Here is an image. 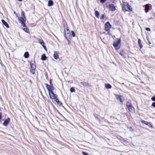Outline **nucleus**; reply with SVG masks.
<instances>
[{
  "label": "nucleus",
  "instance_id": "f257e3e1",
  "mask_svg": "<svg viewBox=\"0 0 155 155\" xmlns=\"http://www.w3.org/2000/svg\"><path fill=\"white\" fill-rule=\"evenodd\" d=\"M49 95L51 99L54 100L55 103H57L59 105L61 104L62 103L59 101V100L57 98V95L54 94L53 91H51V93Z\"/></svg>",
  "mask_w": 155,
  "mask_h": 155
},
{
  "label": "nucleus",
  "instance_id": "f03ea898",
  "mask_svg": "<svg viewBox=\"0 0 155 155\" xmlns=\"http://www.w3.org/2000/svg\"><path fill=\"white\" fill-rule=\"evenodd\" d=\"M121 41L120 39H117L115 40L113 43V46L116 50H118L120 48L119 44L121 43Z\"/></svg>",
  "mask_w": 155,
  "mask_h": 155
},
{
  "label": "nucleus",
  "instance_id": "7ed1b4c3",
  "mask_svg": "<svg viewBox=\"0 0 155 155\" xmlns=\"http://www.w3.org/2000/svg\"><path fill=\"white\" fill-rule=\"evenodd\" d=\"M18 20L19 22L21 23V26L23 27H26L25 22L26 20V18L20 17L18 18Z\"/></svg>",
  "mask_w": 155,
  "mask_h": 155
},
{
  "label": "nucleus",
  "instance_id": "20e7f679",
  "mask_svg": "<svg viewBox=\"0 0 155 155\" xmlns=\"http://www.w3.org/2000/svg\"><path fill=\"white\" fill-rule=\"evenodd\" d=\"M126 106L127 107L130 112H133L134 111V108L132 106V104L129 101L127 102Z\"/></svg>",
  "mask_w": 155,
  "mask_h": 155
},
{
  "label": "nucleus",
  "instance_id": "39448f33",
  "mask_svg": "<svg viewBox=\"0 0 155 155\" xmlns=\"http://www.w3.org/2000/svg\"><path fill=\"white\" fill-rule=\"evenodd\" d=\"M31 68L30 69V71L33 74H34L35 71V69L36 68V66L33 63H31L30 64Z\"/></svg>",
  "mask_w": 155,
  "mask_h": 155
},
{
  "label": "nucleus",
  "instance_id": "423d86ee",
  "mask_svg": "<svg viewBox=\"0 0 155 155\" xmlns=\"http://www.w3.org/2000/svg\"><path fill=\"white\" fill-rule=\"evenodd\" d=\"M111 25L110 24L109 21L107 22L105 26V30L106 31H108L111 27Z\"/></svg>",
  "mask_w": 155,
  "mask_h": 155
},
{
  "label": "nucleus",
  "instance_id": "0eeeda50",
  "mask_svg": "<svg viewBox=\"0 0 155 155\" xmlns=\"http://www.w3.org/2000/svg\"><path fill=\"white\" fill-rule=\"evenodd\" d=\"M109 9L112 11H114L115 10L116 8L114 5L112 4H110L108 6Z\"/></svg>",
  "mask_w": 155,
  "mask_h": 155
},
{
  "label": "nucleus",
  "instance_id": "6e6552de",
  "mask_svg": "<svg viewBox=\"0 0 155 155\" xmlns=\"http://www.w3.org/2000/svg\"><path fill=\"white\" fill-rule=\"evenodd\" d=\"M10 121V119L8 118L7 119L5 120L4 123H3V125L5 126H6L9 123Z\"/></svg>",
  "mask_w": 155,
  "mask_h": 155
},
{
  "label": "nucleus",
  "instance_id": "1a4fd4ad",
  "mask_svg": "<svg viewBox=\"0 0 155 155\" xmlns=\"http://www.w3.org/2000/svg\"><path fill=\"white\" fill-rule=\"evenodd\" d=\"M38 41L39 43L41 44V45L43 46V47L44 48H46V47L44 45V42L43 40L41 38L38 39Z\"/></svg>",
  "mask_w": 155,
  "mask_h": 155
},
{
  "label": "nucleus",
  "instance_id": "9d476101",
  "mask_svg": "<svg viewBox=\"0 0 155 155\" xmlns=\"http://www.w3.org/2000/svg\"><path fill=\"white\" fill-rule=\"evenodd\" d=\"M45 85L46 86V88L47 89L48 91L49 92V94H50V93H51V85H49L47 84H45Z\"/></svg>",
  "mask_w": 155,
  "mask_h": 155
},
{
  "label": "nucleus",
  "instance_id": "9b49d317",
  "mask_svg": "<svg viewBox=\"0 0 155 155\" xmlns=\"http://www.w3.org/2000/svg\"><path fill=\"white\" fill-rule=\"evenodd\" d=\"M145 11L147 13L150 9V7L149 4H147L145 5Z\"/></svg>",
  "mask_w": 155,
  "mask_h": 155
},
{
  "label": "nucleus",
  "instance_id": "f8f14e48",
  "mask_svg": "<svg viewBox=\"0 0 155 155\" xmlns=\"http://www.w3.org/2000/svg\"><path fill=\"white\" fill-rule=\"evenodd\" d=\"M2 22L3 23V24L7 28H9V26L8 24V23L4 20V19H2Z\"/></svg>",
  "mask_w": 155,
  "mask_h": 155
},
{
  "label": "nucleus",
  "instance_id": "ddd939ff",
  "mask_svg": "<svg viewBox=\"0 0 155 155\" xmlns=\"http://www.w3.org/2000/svg\"><path fill=\"white\" fill-rule=\"evenodd\" d=\"M80 84L81 85L84 87H86L88 86H90L89 83L87 82H81L80 83Z\"/></svg>",
  "mask_w": 155,
  "mask_h": 155
},
{
  "label": "nucleus",
  "instance_id": "4468645a",
  "mask_svg": "<svg viewBox=\"0 0 155 155\" xmlns=\"http://www.w3.org/2000/svg\"><path fill=\"white\" fill-rule=\"evenodd\" d=\"M53 57L55 59H57L58 58V54L57 51H55L54 52Z\"/></svg>",
  "mask_w": 155,
  "mask_h": 155
},
{
  "label": "nucleus",
  "instance_id": "2eb2a0df",
  "mask_svg": "<svg viewBox=\"0 0 155 155\" xmlns=\"http://www.w3.org/2000/svg\"><path fill=\"white\" fill-rule=\"evenodd\" d=\"M53 5V2L51 0H49L48 2V6H51Z\"/></svg>",
  "mask_w": 155,
  "mask_h": 155
},
{
  "label": "nucleus",
  "instance_id": "dca6fc26",
  "mask_svg": "<svg viewBox=\"0 0 155 155\" xmlns=\"http://www.w3.org/2000/svg\"><path fill=\"white\" fill-rule=\"evenodd\" d=\"M47 57L45 54H43L41 57V59L42 60L45 61L47 59Z\"/></svg>",
  "mask_w": 155,
  "mask_h": 155
},
{
  "label": "nucleus",
  "instance_id": "f3484780",
  "mask_svg": "<svg viewBox=\"0 0 155 155\" xmlns=\"http://www.w3.org/2000/svg\"><path fill=\"white\" fill-rule=\"evenodd\" d=\"M138 43L140 48H142L143 46L140 39H138Z\"/></svg>",
  "mask_w": 155,
  "mask_h": 155
},
{
  "label": "nucleus",
  "instance_id": "a211bd4d",
  "mask_svg": "<svg viewBox=\"0 0 155 155\" xmlns=\"http://www.w3.org/2000/svg\"><path fill=\"white\" fill-rule=\"evenodd\" d=\"M105 87L107 89H110L112 87L111 85L109 84H105Z\"/></svg>",
  "mask_w": 155,
  "mask_h": 155
},
{
  "label": "nucleus",
  "instance_id": "6ab92c4d",
  "mask_svg": "<svg viewBox=\"0 0 155 155\" xmlns=\"http://www.w3.org/2000/svg\"><path fill=\"white\" fill-rule=\"evenodd\" d=\"M95 15L96 17L98 18L99 17V13L97 11H95Z\"/></svg>",
  "mask_w": 155,
  "mask_h": 155
},
{
  "label": "nucleus",
  "instance_id": "aec40b11",
  "mask_svg": "<svg viewBox=\"0 0 155 155\" xmlns=\"http://www.w3.org/2000/svg\"><path fill=\"white\" fill-rule=\"evenodd\" d=\"M117 98L120 99V101L121 102H123V97L122 96L118 95Z\"/></svg>",
  "mask_w": 155,
  "mask_h": 155
},
{
  "label": "nucleus",
  "instance_id": "412c9836",
  "mask_svg": "<svg viewBox=\"0 0 155 155\" xmlns=\"http://www.w3.org/2000/svg\"><path fill=\"white\" fill-rule=\"evenodd\" d=\"M29 56V53L28 52H25L24 56L25 58H28Z\"/></svg>",
  "mask_w": 155,
  "mask_h": 155
},
{
  "label": "nucleus",
  "instance_id": "4be33fe9",
  "mask_svg": "<svg viewBox=\"0 0 155 155\" xmlns=\"http://www.w3.org/2000/svg\"><path fill=\"white\" fill-rule=\"evenodd\" d=\"M127 8H128V9L130 11H132V8H131V6H130L129 4H127Z\"/></svg>",
  "mask_w": 155,
  "mask_h": 155
},
{
  "label": "nucleus",
  "instance_id": "5701e85b",
  "mask_svg": "<svg viewBox=\"0 0 155 155\" xmlns=\"http://www.w3.org/2000/svg\"><path fill=\"white\" fill-rule=\"evenodd\" d=\"M21 17L26 18L25 16V13L23 11H22L21 12Z\"/></svg>",
  "mask_w": 155,
  "mask_h": 155
},
{
  "label": "nucleus",
  "instance_id": "b1692460",
  "mask_svg": "<svg viewBox=\"0 0 155 155\" xmlns=\"http://www.w3.org/2000/svg\"><path fill=\"white\" fill-rule=\"evenodd\" d=\"M141 122L142 123L144 124H147V125H148V124H150L149 122H147V121H145L143 120H141Z\"/></svg>",
  "mask_w": 155,
  "mask_h": 155
},
{
  "label": "nucleus",
  "instance_id": "393cba45",
  "mask_svg": "<svg viewBox=\"0 0 155 155\" xmlns=\"http://www.w3.org/2000/svg\"><path fill=\"white\" fill-rule=\"evenodd\" d=\"M70 91L71 92H73L75 91V90L73 87H71L70 88Z\"/></svg>",
  "mask_w": 155,
  "mask_h": 155
},
{
  "label": "nucleus",
  "instance_id": "a878e982",
  "mask_svg": "<svg viewBox=\"0 0 155 155\" xmlns=\"http://www.w3.org/2000/svg\"><path fill=\"white\" fill-rule=\"evenodd\" d=\"M24 28H23V30L25 31L26 32H28V28L27 27V26H26V27H24Z\"/></svg>",
  "mask_w": 155,
  "mask_h": 155
},
{
  "label": "nucleus",
  "instance_id": "bb28decb",
  "mask_svg": "<svg viewBox=\"0 0 155 155\" xmlns=\"http://www.w3.org/2000/svg\"><path fill=\"white\" fill-rule=\"evenodd\" d=\"M71 35L73 37H74L75 36V34L74 31H71Z\"/></svg>",
  "mask_w": 155,
  "mask_h": 155
},
{
  "label": "nucleus",
  "instance_id": "cd10ccee",
  "mask_svg": "<svg viewBox=\"0 0 155 155\" xmlns=\"http://www.w3.org/2000/svg\"><path fill=\"white\" fill-rule=\"evenodd\" d=\"M122 8L123 11H124L125 12L126 11H128L126 9L125 7V6H123Z\"/></svg>",
  "mask_w": 155,
  "mask_h": 155
},
{
  "label": "nucleus",
  "instance_id": "c85d7f7f",
  "mask_svg": "<svg viewBox=\"0 0 155 155\" xmlns=\"http://www.w3.org/2000/svg\"><path fill=\"white\" fill-rule=\"evenodd\" d=\"M104 17H105V15L104 14H103L101 16V17L100 19L101 20L103 19L104 18Z\"/></svg>",
  "mask_w": 155,
  "mask_h": 155
},
{
  "label": "nucleus",
  "instance_id": "c756f323",
  "mask_svg": "<svg viewBox=\"0 0 155 155\" xmlns=\"http://www.w3.org/2000/svg\"><path fill=\"white\" fill-rule=\"evenodd\" d=\"M151 100L152 101H155V95H154L152 97Z\"/></svg>",
  "mask_w": 155,
  "mask_h": 155
},
{
  "label": "nucleus",
  "instance_id": "7c9ffc66",
  "mask_svg": "<svg viewBox=\"0 0 155 155\" xmlns=\"http://www.w3.org/2000/svg\"><path fill=\"white\" fill-rule=\"evenodd\" d=\"M107 0H101L100 1V2L101 3H103L105 2Z\"/></svg>",
  "mask_w": 155,
  "mask_h": 155
},
{
  "label": "nucleus",
  "instance_id": "2f4dec72",
  "mask_svg": "<svg viewBox=\"0 0 155 155\" xmlns=\"http://www.w3.org/2000/svg\"><path fill=\"white\" fill-rule=\"evenodd\" d=\"M128 128H129L130 131H133L134 129L131 127H129Z\"/></svg>",
  "mask_w": 155,
  "mask_h": 155
},
{
  "label": "nucleus",
  "instance_id": "473e14b6",
  "mask_svg": "<svg viewBox=\"0 0 155 155\" xmlns=\"http://www.w3.org/2000/svg\"><path fill=\"white\" fill-rule=\"evenodd\" d=\"M82 153L84 155H88V154L86 152H83Z\"/></svg>",
  "mask_w": 155,
  "mask_h": 155
},
{
  "label": "nucleus",
  "instance_id": "72a5a7b5",
  "mask_svg": "<svg viewBox=\"0 0 155 155\" xmlns=\"http://www.w3.org/2000/svg\"><path fill=\"white\" fill-rule=\"evenodd\" d=\"M54 89V87L53 86V85H51V90L53 91Z\"/></svg>",
  "mask_w": 155,
  "mask_h": 155
},
{
  "label": "nucleus",
  "instance_id": "f704fd0d",
  "mask_svg": "<svg viewBox=\"0 0 155 155\" xmlns=\"http://www.w3.org/2000/svg\"><path fill=\"white\" fill-rule=\"evenodd\" d=\"M146 30L148 31H150V29L149 28H146Z\"/></svg>",
  "mask_w": 155,
  "mask_h": 155
},
{
  "label": "nucleus",
  "instance_id": "c9c22d12",
  "mask_svg": "<svg viewBox=\"0 0 155 155\" xmlns=\"http://www.w3.org/2000/svg\"><path fill=\"white\" fill-rule=\"evenodd\" d=\"M64 36H65V38H66L67 40H68V39H69L66 36V33H65H65H64Z\"/></svg>",
  "mask_w": 155,
  "mask_h": 155
},
{
  "label": "nucleus",
  "instance_id": "e433bc0d",
  "mask_svg": "<svg viewBox=\"0 0 155 155\" xmlns=\"http://www.w3.org/2000/svg\"><path fill=\"white\" fill-rule=\"evenodd\" d=\"M152 106L155 108V102L152 103Z\"/></svg>",
  "mask_w": 155,
  "mask_h": 155
},
{
  "label": "nucleus",
  "instance_id": "4c0bfd02",
  "mask_svg": "<svg viewBox=\"0 0 155 155\" xmlns=\"http://www.w3.org/2000/svg\"><path fill=\"white\" fill-rule=\"evenodd\" d=\"M2 113L1 112H0V120L2 119Z\"/></svg>",
  "mask_w": 155,
  "mask_h": 155
},
{
  "label": "nucleus",
  "instance_id": "58836bf2",
  "mask_svg": "<svg viewBox=\"0 0 155 155\" xmlns=\"http://www.w3.org/2000/svg\"><path fill=\"white\" fill-rule=\"evenodd\" d=\"M67 41L68 42V45H69L70 44V43H71L69 39H68V40H67Z\"/></svg>",
  "mask_w": 155,
  "mask_h": 155
},
{
  "label": "nucleus",
  "instance_id": "ea45409f",
  "mask_svg": "<svg viewBox=\"0 0 155 155\" xmlns=\"http://www.w3.org/2000/svg\"><path fill=\"white\" fill-rule=\"evenodd\" d=\"M50 84L51 85H53L51 81V80H50Z\"/></svg>",
  "mask_w": 155,
  "mask_h": 155
},
{
  "label": "nucleus",
  "instance_id": "a19ab883",
  "mask_svg": "<svg viewBox=\"0 0 155 155\" xmlns=\"http://www.w3.org/2000/svg\"><path fill=\"white\" fill-rule=\"evenodd\" d=\"M120 55H121V56H123L124 55V54H123L122 52H120Z\"/></svg>",
  "mask_w": 155,
  "mask_h": 155
},
{
  "label": "nucleus",
  "instance_id": "79ce46f5",
  "mask_svg": "<svg viewBox=\"0 0 155 155\" xmlns=\"http://www.w3.org/2000/svg\"><path fill=\"white\" fill-rule=\"evenodd\" d=\"M22 0H18V1L19 2H21Z\"/></svg>",
  "mask_w": 155,
  "mask_h": 155
},
{
  "label": "nucleus",
  "instance_id": "37998d69",
  "mask_svg": "<svg viewBox=\"0 0 155 155\" xmlns=\"http://www.w3.org/2000/svg\"><path fill=\"white\" fill-rule=\"evenodd\" d=\"M154 17H155V13L154 14Z\"/></svg>",
  "mask_w": 155,
  "mask_h": 155
},
{
  "label": "nucleus",
  "instance_id": "c03bdc74",
  "mask_svg": "<svg viewBox=\"0 0 155 155\" xmlns=\"http://www.w3.org/2000/svg\"><path fill=\"white\" fill-rule=\"evenodd\" d=\"M44 48L45 49H46V48Z\"/></svg>",
  "mask_w": 155,
  "mask_h": 155
},
{
  "label": "nucleus",
  "instance_id": "a18cd8bd",
  "mask_svg": "<svg viewBox=\"0 0 155 155\" xmlns=\"http://www.w3.org/2000/svg\"><path fill=\"white\" fill-rule=\"evenodd\" d=\"M67 30H68V29H67Z\"/></svg>",
  "mask_w": 155,
  "mask_h": 155
},
{
  "label": "nucleus",
  "instance_id": "49530a36",
  "mask_svg": "<svg viewBox=\"0 0 155 155\" xmlns=\"http://www.w3.org/2000/svg\"><path fill=\"white\" fill-rule=\"evenodd\" d=\"M14 14H15V12H14Z\"/></svg>",
  "mask_w": 155,
  "mask_h": 155
},
{
  "label": "nucleus",
  "instance_id": "de8ad7c7",
  "mask_svg": "<svg viewBox=\"0 0 155 155\" xmlns=\"http://www.w3.org/2000/svg\"><path fill=\"white\" fill-rule=\"evenodd\" d=\"M149 43H150V44H151V43H150V42H149Z\"/></svg>",
  "mask_w": 155,
  "mask_h": 155
}]
</instances>
